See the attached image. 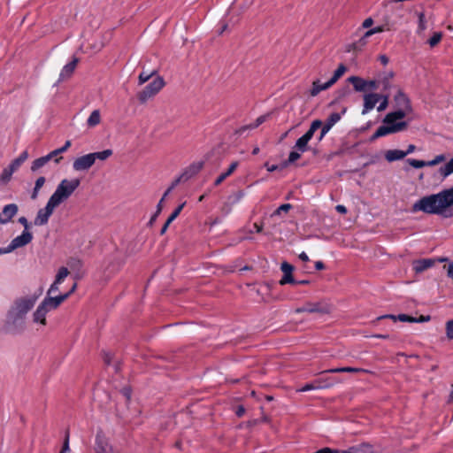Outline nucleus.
<instances>
[{
  "instance_id": "obj_43",
  "label": "nucleus",
  "mask_w": 453,
  "mask_h": 453,
  "mask_svg": "<svg viewBox=\"0 0 453 453\" xmlns=\"http://www.w3.org/2000/svg\"><path fill=\"white\" fill-rule=\"evenodd\" d=\"M300 157H301V154L298 152V150L291 151L288 155V160L281 165V168L286 167L288 164H292V163L296 162Z\"/></svg>"
},
{
  "instance_id": "obj_57",
  "label": "nucleus",
  "mask_w": 453,
  "mask_h": 453,
  "mask_svg": "<svg viewBox=\"0 0 453 453\" xmlns=\"http://www.w3.org/2000/svg\"><path fill=\"white\" fill-rule=\"evenodd\" d=\"M426 29V19L425 14L420 13L418 15V30L423 31Z\"/></svg>"
},
{
  "instance_id": "obj_47",
  "label": "nucleus",
  "mask_w": 453,
  "mask_h": 453,
  "mask_svg": "<svg viewBox=\"0 0 453 453\" xmlns=\"http://www.w3.org/2000/svg\"><path fill=\"white\" fill-rule=\"evenodd\" d=\"M270 114H264V115H261L259 116L254 123L252 124H250V127L251 129H255L257 127H258L261 124H263L264 122H265L267 120V119L269 118Z\"/></svg>"
},
{
  "instance_id": "obj_35",
  "label": "nucleus",
  "mask_w": 453,
  "mask_h": 453,
  "mask_svg": "<svg viewBox=\"0 0 453 453\" xmlns=\"http://www.w3.org/2000/svg\"><path fill=\"white\" fill-rule=\"evenodd\" d=\"M28 157V153L27 150L23 151L17 158L12 160L10 164V165L17 171L20 165L27 160Z\"/></svg>"
},
{
  "instance_id": "obj_59",
  "label": "nucleus",
  "mask_w": 453,
  "mask_h": 453,
  "mask_svg": "<svg viewBox=\"0 0 453 453\" xmlns=\"http://www.w3.org/2000/svg\"><path fill=\"white\" fill-rule=\"evenodd\" d=\"M58 283L54 281L47 291V296H51L53 293L57 292L58 290Z\"/></svg>"
},
{
  "instance_id": "obj_18",
  "label": "nucleus",
  "mask_w": 453,
  "mask_h": 453,
  "mask_svg": "<svg viewBox=\"0 0 453 453\" xmlns=\"http://www.w3.org/2000/svg\"><path fill=\"white\" fill-rule=\"evenodd\" d=\"M203 167V162H196L191 164L188 166L184 172L180 174L181 178L185 180V181L188 180L195 175H196Z\"/></svg>"
},
{
  "instance_id": "obj_64",
  "label": "nucleus",
  "mask_w": 453,
  "mask_h": 453,
  "mask_svg": "<svg viewBox=\"0 0 453 453\" xmlns=\"http://www.w3.org/2000/svg\"><path fill=\"white\" fill-rule=\"evenodd\" d=\"M446 159V157L445 155L443 154H440V155H437L434 158V162L436 163L437 165L445 161Z\"/></svg>"
},
{
  "instance_id": "obj_49",
  "label": "nucleus",
  "mask_w": 453,
  "mask_h": 453,
  "mask_svg": "<svg viewBox=\"0 0 453 453\" xmlns=\"http://www.w3.org/2000/svg\"><path fill=\"white\" fill-rule=\"evenodd\" d=\"M407 163L411 165L414 168H422L425 166V161L424 160H418L415 158H408Z\"/></svg>"
},
{
  "instance_id": "obj_26",
  "label": "nucleus",
  "mask_w": 453,
  "mask_h": 453,
  "mask_svg": "<svg viewBox=\"0 0 453 453\" xmlns=\"http://www.w3.org/2000/svg\"><path fill=\"white\" fill-rule=\"evenodd\" d=\"M71 141L67 140L62 147L50 151L48 155L51 159L54 158L55 163L58 164L62 159V157H58V156L65 152L71 147Z\"/></svg>"
},
{
  "instance_id": "obj_42",
  "label": "nucleus",
  "mask_w": 453,
  "mask_h": 453,
  "mask_svg": "<svg viewBox=\"0 0 453 453\" xmlns=\"http://www.w3.org/2000/svg\"><path fill=\"white\" fill-rule=\"evenodd\" d=\"M356 453H373L372 446L369 443H361L355 446Z\"/></svg>"
},
{
  "instance_id": "obj_22",
  "label": "nucleus",
  "mask_w": 453,
  "mask_h": 453,
  "mask_svg": "<svg viewBox=\"0 0 453 453\" xmlns=\"http://www.w3.org/2000/svg\"><path fill=\"white\" fill-rule=\"evenodd\" d=\"M69 297V294H61L57 296H46L43 301L51 310L57 309L64 301Z\"/></svg>"
},
{
  "instance_id": "obj_48",
  "label": "nucleus",
  "mask_w": 453,
  "mask_h": 453,
  "mask_svg": "<svg viewBox=\"0 0 453 453\" xmlns=\"http://www.w3.org/2000/svg\"><path fill=\"white\" fill-rule=\"evenodd\" d=\"M366 84L368 91L376 90L380 87L378 77L376 79L366 81Z\"/></svg>"
},
{
  "instance_id": "obj_60",
  "label": "nucleus",
  "mask_w": 453,
  "mask_h": 453,
  "mask_svg": "<svg viewBox=\"0 0 453 453\" xmlns=\"http://www.w3.org/2000/svg\"><path fill=\"white\" fill-rule=\"evenodd\" d=\"M181 182H185V180L181 178V175H180L172 182L169 188L173 190L176 186H178Z\"/></svg>"
},
{
  "instance_id": "obj_1",
  "label": "nucleus",
  "mask_w": 453,
  "mask_h": 453,
  "mask_svg": "<svg viewBox=\"0 0 453 453\" xmlns=\"http://www.w3.org/2000/svg\"><path fill=\"white\" fill-rule=\"evenodd\" d=\"M422 211L449 219L453 217V187L425 196L411 206V212Z\"/></svg>"
},
{
  "instance_id": "obj_7",
  "label": "nucleus",
  "mask_w": 453,
  "mask_h": 453,
  "mask_svg": "<svg viewBox=\"0 0 453 453\" xmlns=\"http://www.w3.org/2000/svg\"><path fill=\"white\" fill-rule=\"evenodd\" d=\"M57 207L58 205L49 198L45 207L38 211L37 215L34 220V224L35 226L46 225L50 216L52 215L55 208Z\"/></svg>"
},
{
  "instance_id": "obj_41",
  "label": "nucleus",
  "mask_w": 453,
  "mask_h": 453,
  "mask_svg": "<svg viewBox=\"0 0 453 453\" xmlns=\"http://www.w3.org/2000/svg\"><path fill=\"white\" fill-rule=\"evenodd\" d=\"M92 155L94 157L95 161L96 159L105 160L112 155V150L110 149H107L103 151L93 152Z\"/></svg>"
},
{
  "instance_id": "obj_33",
  "label": "nucleus",
  "mask_w": 453,
  "mask_h": 453,
  "mask_svg": "<svg viewBox=\"0 0 453 453\" xmlns=\"http://www.w3.org/2000/svg\"><path fill=\"white\" fill-rule=\"evenodd\" d=\"M367 43V39L365 38L364 35H362L357 41L353 42L352 43L349 44L348 46V51L354 50L358 51L363 49L364 46Z\"/></svg>"
},
{
  "instance_id": "obj_13",
  "label": "nucleus",
  "mask_w": 453,
  "mask_h": 453,
  "mask_svg": "<svg viewBox=\"0 0 453 453\" xmlns=\"http://www.w3.org/2000/svg\"><path fill=\"white\" fill-rule=\"evenodd\" d=\"M382 95L378 93H368L364 96V107L362 114L365 115L372 111L380 100Z\"/></svg>"
},
{
  "instance_id": "obj_36",
  "label": "nucleus",
  "mask_w": 453,
  "mask_h": 453,
  "mask_svg": "<svg viewBox=\"0 0 453 453\" xmlns=\"http://www.w3.org/2000/svg\"><path fill=\"white\" fill-rule=\"evenodd\" d=\"M101 116L100 111L98 110H94L89 115L87 124L88 127H93L100 123Z\"/></svg>"
},
{
  "instance_id": "obj_12",
  "label": "nucleus",
  "mask_w": 453,
  "mask_h": 453,
  "mask_svg": "<svg viewBox=\"0 0 453 453\" xmlns=\"http://www.w3.org/2000/svg\"><path fill=\"white\" fill-rule=\"evenodd\" d=\"M50 311H51V309H50V307L47 305V303L42 301L38 305L35 311L33 313V321L35 323H39L42 326H46V315Z\"/></svg>"
},
{
  "instance_id": "obj_25",
  "label": "nucleus",
  "mask_w": 453,
  "mask_h": 453,
  "mask_svg": "<svg viewBox=\"0 0 453 453\" xmlns=\"http://www.w3.org/2000/svg\"><path fill=\"white\" fill-rule=\"evenodd\" d=\"M333 84L328 81L326 83H321L319 80H316L312 82V88L311 89V96H316L321 91L326 90L332 87Z\"/></svg>"
},
{
  "instance_id": "obj_51",
  "label": "nucleus",
  "mask_w": 453,
  "mask_h": 453,
  "mask_svg": "<svg viewBox=\"0 0 453 453\" xmlns=\"http://www.w3.org/2000/svg\"><path fill=\"white\" fill-rule=\"evenodd\" d=\"M446 334L449 340H453V319L446 323Z\"/></svg>"
},
{
  "instance_id": "obj_46",
  "label": "nucleus",
  "mask_w": 453,
  "mask_h": 453,
  "mask_svg": "<svg viewBox=\"0 0 453 453\" xmlns=\"http://www.w3.org/2000/svg\"><path fill=\"white\" fill-rule=\"evenodd\" d=\"M381 95H382V96L380 98L381 102H380V105L377 107L378 111H383L384 110H386V108L388 105V102H389V95L388 94H381Z\"/></svg>"
},
{
  "instance_id": "obj_62",
  "label": "nucleus",
  "mask_w": 453,
  "mask_h": 453,
  "mask_svg": "<svg viewBox=\"0 0 453 453\" xmlns=\"http://www.w3.org/2000/svg\"><path fill=\"white\" fill-rule=\"evenodd\" d=\"M314 453H340L339 449H332L330 448H323Z\"/></svg>"
},
{
  "instance_id": "obj_4",
  "label": "nucleus",
  "mask_w": 453,
  "mask_h": 453,
  "mask_svg": "<svg viewBox=\"0 0 453 453\" xmlns=\"http://www.w3.org/2000/svg\"><path fill=\"white\" fill-rule=\"evenodd\" d=\"M80 184V179H64L58 185L56 190L50 196V199L58 206H59L63 202L67 200L73 195Z\"/></svg>"
},
{
  "instance_id": "obj_32",
  "label": "nucleus",
  "mask_w": 453,
  "mask_h": 453,
  "mask_svg": "<svg viewBox=\"0 0 453 453\" xmlns=\"http://www.w3.org/2000/svg\"><path fill=\"white\" fill-rule=\"evenodd\" d=\"M46 179L43 176L37 178L35 183V187L31 193V199L35 200L38 197L41 188L45 184Z\"/></svg>"
},
{
  "instance_id": "obj_56",
  "label": "nucleus",
  "mask_w": 453,
  "mask_h": 453,
  "mask_svg": "<svg viewBox=\"0 0 453 453\" xmlns=\"http://www.w3.org/2000/svg\"><path fill=\"white\" fill-rule=\"evenodd\" d=\"M322 126V121L320 119H315L311 122L310 128L313 133H315L319 128Z\"/></svg>"
},
{
  "instance_id": "obj_14",
  "label": "nucleus",
  "mask_w": 453,
  "mask_h": 453,
  "mask_svg": "<svg viewBox=\"0 0 453 453\" xmlns=\"http://www.w3.org/2000/svg\"><path fill=\"white\" fill-rule=\"evenodd\" d=\"M294 266L289 263L284 261L280 265V270L283 273V276L280 280V285L296 283V280L293 277Z\"/></svg>"
},
{
  "instance_id": "obj_15",
  "label": "nucleus",
  "mask_w": 453,
  "mask_h": 453,
  "mask_svg": "<svg viewBox=\"0 0 453 453\" xmlns=\"http://www.w3.org/2000/svg\"><path fill=\"white\" fill-rule=\"evenodd\" d=\"M96 453H119V451L112 448L111 445L100 434L96 435Z\"/></svg>"
},
{
  "instance_id": "obj_20",
  "label": "nucleus",
  "mask_w": 453,
  "mask_h": 453,
  "mask_svg": "<svg viewBox=\"0 0 453 453\" xmlns=\"http://www.w3.org/2000/svg\"><path fill=\"white\" fill-rule=\"evenodd\" d=\"M18 205L16 203H10L4 207L3 213L4 215V218H2L0 216V223L1 224H6L9 221L12 220V219L17 214L18 212Z\"/></svg>"
},
{
  "instance_id": "obj_40",
  "label": "nucleus",
  "mask_w": 453,
  "mask_h": 453,
  "mask_svg": "<svg viewBox=\"0 0 453 453\" xmlns=\"http://www.w3.org/2000/svg\"><path fill=\"white\" fill-rule=\"evenodd\" d=\"M443 36L442 32H434L430 39L427 41V43L431 48H434L439 44Z\"/></svg>"
},
{
  "instance_id": "obj_19",
  "label": "nucleus",
  "mask_w": 453,
  "mask_h": 453,
  "mask_svg": "<svg viewBox=\"0 0 453 453\" xmlns=\"http://www.w3.org/2000/svg\"><path fill=\"white\" fill-rule=\"evenodd\" d=\"M394 100L398 108H405L409 111H412V107L409 97L403 93L402 89H399L394 97Z\"/></svg>"
},
{
  "instance_id": "obj_8",
  "label": "nucleus",
  "mask_w": 453,
  "mask_h": 453,
  "mask_svg": "<svg viewBox=\"0 0 453 453\" xmlns=\"http://www.w3.org/2000/svg\"><path fill=\"white\" fill-rule=\"evenodd\" d=\"M448 261L447 257H439V258H422L417 259L412 262L413 270L416 273H423L424 271L431 268L435 265L436 262H445Z\"/></svg>"
},
{
  "instance_id": "obj_5",
  "label": "nucleus",
  "mask_w": 453,
  "mask_h": 453,
  "mask_svg": "<svg viewBox=\"0 0 453 453\" xmlns=\"http://www.w3.org/2000/svg\"><path fill=\"white\" fill-rule=\"evenodd\" d=\"M165 86V81L162 77L157 76L151 82L144 87V88L137 93V98L141 104H145L150 98L156 96Z\"/></svg>"
},
{
  "instance_id": "obj_55",
  "label": "nucleus",
  "mask_w": 453,
  "mask_h": 453,
  "mask_svg": "<svg viewBox=\"0 0 453 453\" xmlns=\"http://www.w3.org/2000/svg\"><path fill=\"white\" fill-rule=\"evenodd\" d=\"M331 128L332 127H330L328 125L322 123L320 134L318 137V140L320 142L324 138V136L330 131Z\"/></svg>"
},
{
  "instance_id": "obj_29",
  "label": "nucleus",
  "mask_w": 453,
  "mask_h": 453,
  "mask_svg": "<svg viewBox=\"0 0 453 453\" xmlns=\"http://www.w3.org/2000/svg\"><path fill=\"white\" fill-rule=\"evenodd\" d=\"M347 111V107H343L341 112H333L331 113L325 121V124L328 125L330 127H333L340 119L342 116L344 115Z\"/></svg>"
},
{
  "instance_id": "obj_54",
  "label": "nucleus",
  "mask_w": 453,
  "mask_h": 453,
  "mask_svg": "<svg viewBox=\"0 0 453 453\" xmlns=\"http://www.w3.org/2000/svg\"><path fill=\"white\" fill-rule=\"evenodd\" d=\"M69 431H66L65 441L60 453H69Z\"/></svg>"
},
{
  "instance_id": "obj_23",
  "label": "nucleus",
  "mask_w": 453,
  "mask_h": 453,
  "mask_svg": "<svg viewBox=\"0 0 453 453\" xmlns=\"http://www.w3.org/2000/svg\"><path fill=\"white\" fill-rule=\"evenodd\" d=\"M185 204L186 202L182 203L177 208H175V210L171 213V215L168 217V219H166L165 223L164 224L160 230L161 235H163L166 232L169 225L180 215Z\"/></svg>"
},
{
  "instance_id": "obj_3",
  "label": "nucleus",
  "mask_w": 453,
  "mask_h": 453,
  "mask_svg": "<svg viewBox=\"0 0 453 453\" xmlns=\"http://www.w3.org/2000/svg\"><path fill=\"white\" fill-rule=\"evenodd\" d=\"M339 372H353V373H359V372H368L367 370L363 368H357V367H351V366H344V367H337V368H332L326 371L321 372L317 378H315L313 380H311L309 383H306L304 386L301 388H296V393L300 392H306L313 389H323V388H328L334 384L341 381V380L333 377L330 375V373H339Z\"/></svg>"
},
{
  "instance_id": "obj_30",
  "label": "nucleus",
  "mask_w": 453,
  "mask_h": 453,
  "mask_svg": "<svg viewBox=\"0 0 453 453\" xmlns=\"http://www.w3.org/2000/svg\"><path fill=\"white\" fill-rule=\"evenodd\" d=\"M453 173V157L446 163L444 165L441 166L438 169V174L442 178L445 179L449 175H450Z\"/></svg>"
},
{
  "instance_id": "obj_34",
  "label": "nucleus",
  "mask_w": 453,
  "mask_h": 453,
  "mask_svg": "<svg viewBox=\"0 0 453 453\" xmlns=\"http://www.w3.org/2000/svg\"><path fill=\"white\" fill-rule=\"evenodd\" d=\"M16 172L10 165L4 168L0 174V181L2 184H6L10 181L12 173Z\"/></svg>"
},
{
  "instance_id": "obj_24",
  "label": "nucleus",
  "mask_w": 453,
  "mask_h": 453,
  "mask_svg": "<svg viewBox=\"0 0 453 453\" xmlns=\"http://www.w3.org/2000/svg\"><path fill=\"white\" fill-rule=\"evenodd\" d=\"M394 77L393 72L383 73L378 75L380 86L382 87L383 91H387L391 88V80Z\"/></svg>"
},
{
  "instance_id": "obj_50",
  "label": "nucleus",
  "mask_w": 453,
  "mask_h": 453,
  "mask_svg": "<svg viewBox=\"0 0 453 453\" xmlns=\"http://www.w3.org/2000/svg\"><path fill=\"white\" fill-rule=\"evenodd\" d=\"M291 208L292 205L290 203H283L274 211L273 215H280L281 212H288Z\"/></svg>"
},
{
  "instance_id": "obj_17",
  "label": "nucleus",
  "mask_w": 453,
  "mask_h": 453,
  "mask_svg": "<svg viewBox=\"0 0 453 453\" xmlns=\"http://www.w3.org/2000/svg\"><path fill=\"white\" fill-rule=\"evenodd\" d=\"M78 62H79V58L76 57H73V58L71 62H69L68 64L64 65V67L62 68L61 73L59 74L58 81H65V80L70 78L72 76V74L73 73Z\"/></svg>"
},
{
  "instance_id": "obj_11",
  "label": "nucleus",
  "mask_w": 453,
  "mask_h": 453,
  "mask_svg": "<svg viewBox=\"0 0 453 453\" xmlns=\"http://www.w3.org/2000/svg\"><path fill=\"white\" fill-rule=\"evenodd\" d=\"M95 164L92 153L86 154L74 159L73 168L75 171H87Z\"/></svg>"
},
{
  "instance_id": "obj_6",
  "label": "nucleus",
  "mask_w": 453,
  "mask_h": 453,
  "mask_svg": "<svg viewBox=\"0 0 453 453\" xmlns=\"http://www.w3.org/2000/svg\"><path fill=\"white\" fill-rule=\"evenodd\" d=\"M332 307L326 303H306L303 306L298 307L295 310L296 313H319V314H329Z\"/></svg>"
},
{
  "instance_id": "obj_10",
  "label": "nucleus",
  "mask_w": 453,
  "mask_h": 453,
  "mask_svg": "<svg viewBox=\"0 0 453 453\" xmlns=\"http://www.w3.org/2000/svg\"><path fill=\"white\" fill-rule=\"evenodd\" d=\"M407 127L408 123L406 121H401L395 124L382 125L377 129V131L378 134H380L382 137L390 134L403 131L407 128Z\"/></svg>"
},
{
  "instance_id": "obj_38",
  "label": "nucleus",
  "mask_w": 453,
  "mask_h": 453,
  "mask_svg": "<svg viewBox=\"0 0 453 453\" xmlns=\"http://www.w3.org/2000/svg\"><path fill=\"white\" fill-rule=\"evenodd\" d=\"M310 141L304 138L303 135L297 139L296 142V144L294 146V149L300 151V152H305L309 150L308 142Z\"/></svg>"
},
{
  "instance_id": "obj_16",
  "label": "nucleus",
  "mask_w": 453,
  "mask_h": 453,
  "mask_svg": "<svg viewBox=\"0 0 453 453\" xmlns=\"http://www.w3.org/2000/svg\"><path fill=\"white\" fill-rule=\"evenodd\" d=\"M410 111L405 108H398L396 111L388 113L384 119V124H395L397 119L405 118Z\"/></svg>"
},
{
  "instance_id": "obj_31",
  "label": "nucleus",
  "mask_w": 453,
  "mask_h": 453,
  "mask_svg": "<svg viewBox=\"0 0 453 453\" xmlns=\"http://www.w3.org/2000/svg\"><path fill=\"white\" fill-rule=\"evenodd\" d=\"M50 160H51V158L50 157V156L48 154L46 156L36 158L35 160H34L32 162L31 171L36 172L38 169L44 166Z\"/></svg>"
},
{
  "instance_id": "obj_58",
  "label": "nucleus",
  "mask_w": 453,
  "mask_h": 453,
  "mask_svg": "<svg viewBox=\"0 0 453 453\" xmlns=\"http://www.w3.org/2000/svg\"><path fill=\"white\" fill-rule=\"evenodd\" d=\"M119 393L125 396V397H127V396H130L131 394H132V389L129 386H124L120 390H119Z\"/></svg>"
},
{
  "instance_id": "obj_9",
  "label": "nucleus",
  "mask_w": 453,
  "mask_h": 453,
  "mask_svg": "<svg viewBox=\"0 0 453 453\" xmlns=\"http://www.w3.org/2000/svg\"><path fill=\"white\" fill-rule=\"evenodd\" d=\"M33 239V234L27 230H24L22 234L12 240L11 243L7 246V251H13L14 250L28 244Z\"/></svg>"
},
{
  "instance_id": "obj_44",
  "label": "nucleus",
  "mask_w": 453,
  "mask_h": 453,
  "mask_svg": "<svg viewBox=\"0 0 453 453\" xmlns=\"http://www.w3.org/2000/svg\"><path fill=\"white\" fill-rule=\"evenodd\" d=\"M157 72L154 70L150 73L142 71L138 77V84L142 85L147 82Z\"/></svg>"
},
{
  "instance_id": "obj_28",
  "label": "nucleus",
  "mask_w": 453,
  "mask_h": 453,
  "mask_svg": "<svg viewBox=\"0 0 453 453\" xmlns=\"http://www.w3.org/2000/svg\"><path fill=\"white\" fill-rule=\"evenodd\" d=\"M405 157H406V153H403V150H389L385 153V158L388 162L400 160Z\"/></svg>"
},
{
  "instance_id": "obj_2",
  "label": "nucleus",
  "mask_w": 453,
  "mask_h": 453,
  "mask_svg": "<svg viewBox=\"0 0 453 453\" xmlns=\"http://www.w3.org/2000/svg\"><path fill=\"white\" fill-rule=\"evenodd\" d=\"M42 289L38 295L17 298L6 317V325L12 334H20L25 328V318L27 313L35 306Z\"/></svg>"
},
{
  "instance_id": "obj_63",
  "label": "nucleus",
  "mask_w": 453,
  "mask_h": 453,
  "mask_svg": "<svg viewBox=\"0 0 453 453\" xmlns=\"http://www.w3.org/2000/svg\"><path fill=\"white\" fill-rule=\"evenodd\" d=\"M373 24V19L372 18H367L364 20L362 27L364 28L370 27Z\"/></svg>"
},
{
  "instance_id": "obj_21",
  "label": "nucleus",
  "mask_w": 453,
  "mask_h": 453,
  "mask_svg": "<svg viewBox=\"0 0 453 453\" xmlns=\"http://www.w3.org/2000/svg\"><path fill=\"white\" fill-rule=\"evenodd\" d=\"M347 81L353 85V88L356 92H367L366 80L359 76H350L347 79Z\"/></svg>"
},
{
  "instance_id": "obj_61",
  "label": "nucleus",
  "mask_w": 453,
  "mask_h": 453,
  "mask_svg": "<svg viewBox=\"0 0 453 453\" xmlns=\"http://www.w3.org/2000/svg\"><path fill=\"white\" fill-rule=\"evenodd\" d=\"M265 166L266 167L268 172H274V171H276L278 169H282L281 168V165H269V163H265Z\"/></svg>"
},
{
  "instance_id": "obj_52",
  "label": "nucleus",
  "mask_w": 453,
  "mask_h": 453,
  "mask_svg": "<svg viewBox=\"0 0 453 453\" xmlns=\"http://www.w3.org/2000/svg\"><path fill=\"white\" fill-rule=\"evenodd\" d=\"M382 31H383V27H373V28L366 31L363 35L365 36V38L368 39L372 35L377 34V33H380Z\"/></svg>"
},
{
  "instance_id": "obj_37",
  "label": "nucleus",
  "mask_w": 453,
  "mask_h": 453,
  "mask_svg": "<svg viewBox=\"0 0 453 453\" xmlns=\"http://www.w3.org/2000/svg\"><path fill=\"white\" fill-rule=\"evenodd\" d=\"M336 98L330 103L329 105L334 104L336 102L342 100V98L346 97L349 93L350 89L348 85H345L344 87L339 88L336 90Z\"/></svg>"
},
{
  "instance_id": "obj_45",
  "label": "nucleus",
  "mask_w": 453,
  "mask_h": 453,
  "mask_svg": "<svg viewBox=\"0 0 453 453\" xmlns=\"http://www.w3.org/2000/svg\"><path fill=\"white\" fill-rule=\"evenodd\" d=\"M68 273H69V271L66 267H65V266L60 267L56 275L54 281L56 283L60 284L64 280V279L68 275Z\"/></svg>"
},
{
  "instance_id": "obj_27",
  "label": "nucleus",
  "mask_w": 453,
  "mask_h": 453,
  "mask_svg": "<svg viewBox=\"0 0 453 453\" xmlns=\"http://www.w3.org/2000/svg\"><path fill=\"white\" fill-rule=\"evenodd\" d=\"M237 166H238V162L237 161L233 162L229 165L228 169L226 172L220 173L218 176V178L214 181V186L217 187V186L220 185L227 177H229L235 171Z\"/></svg>"
},
{
  "instance_id": "obj_39",
  "label": "nucleus",
  "mask_w": 453,
  "mask_h": 453,
  "mask_svg": "<svg viewBox=\"0 0 453 453\" xmlns=\"http://www.w3.org/2000/svg\"><path fill=\"white\" fill-rule=\"evenodd\" d=\"M347 71V67L343 64H340L338 68L334 71L333 77L329 81L334 85Z\"/></svg>"
},
{
  "instance_id": "obj_53",
  "label": "nucleus",
  "mask_w": 453,
  "mask_h": 453,
  "mask_svg": "<svg viewBox=\"0 0 453 453\" xmlns=\"http://www.w3.org/2000/svg\"><path fill=\"white\" fill-rule=\"evenodd\" d=\"M397 320L402 322L414 323L415 318L407 314H399L397 315Z\"/></svg>"
}]
</instances>
